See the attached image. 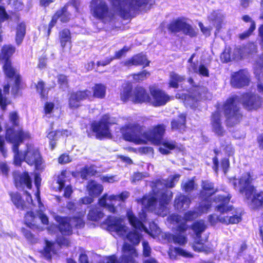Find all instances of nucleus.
<instances>
[{"label":"nucleus","mask_w":263,"mask_h":263,"mask_svg":"<svg viewBox=\"0 0 263 263\" xmlns=\"http://www.w3.org/2000/svg\"><path fill=\"white\" fill-rule=\"evenodd\" d=\"M139 124L126 125L122 126L121 133L123 139L136 144H145L149 142L154 145L160 143L165 132V125L158 124L146 131Z\"/></svg>","instance_id":"nucleus-1"},{"label":"nucleus","mask_w":263,"mask_h":263,"mask_svg":"<svg viewBox=\"0 0 263 263\" xmlns=\"http://www.w3.org/2000/svg\"><path fill=\"white\" fill-rule=\"evenodd\" d=\"M232 198V195L228 192L225 194H219L215 196L213 201L217 205L215 209L221 214L227 213L231 212V215L221 217L219 219L220 222L226 224H234L238 223L242 220V213L238 209H235L229 202Z\"/></svg>","instance_id":"nucleus-2"},{"label":"nucleus","mask_w":263,"mask_h":263,"mask_svg":"<svg viewBox=\"0 0 263 263\" xmlns=\"http://www.w3.org/2000/svg\"><path fill=\"white\" fill-rule=\"evenodd\" d=\"M31 138L30 133L22 128L15 130L10 127L6 129L5 138L7 142L12 144L11 148L14 153L13 163L15 165L21 166L25 161L24 156L23 157L19 151V146L24 141L29 140Z\"/></svg>","instance_id":"nucleus-3"},{"label":"nucleus","mask_w":263,"mask_h":263,"mask_svg":"<svg viewBox=\"0 0 263 263\" xmlns=\"http://www.w3.org/2000/svg\"><path fill=\"white\" fill-rule=\"evenodd\" d=\"M239 97L234 95L229 97L222 105V110L225 117L227 127H233L239 123L243 119V114L238 106Z\"/></svg>","instance_id":"nucleus-4"},{"label":"nucleus","mask_w":263,"mask_h":263,"mask_svg":"<svg viewBox=\"0 0 263 263\" xmlns=\"http://www.w3.org/2000/svg\"><path fill=\"white\" fill-rule=\"evenodd\" d=\"M89 10L95 20L104 24H110L117 19L116 12L111 10L105 0H91Z\"/></svg>","instance_id":"nucleus-5"},{"label":"nucleus","mask_w":263,"mask_h":263,"mask_svg":"<svg viewBox=\"0 0 263 263\" xmlns=\"http://www.w3.org/2000/svg\"><path fill=\"white\" fill-rule=\"evenodd\" d=\"M251 180L250 172H247L239 178V192L245 193L247 199L252 198L251 202L254 208L257 209L263 206V193H255L256 189L251 184Z\"/></svg>","instance_id":"nucleus-6"},{"label":"nucleus","mask_w":263,"mask_h":263,"mask_svg":"<svg viewBox=\"0 0 263 263\" xmlns=\"http://www.w3.org/2000/svg\"><path fill=\"white\" fill-rule=\"evenodd\" d=\"M113 124L109 114H104L98 121H93L90 124V130L95 134L96 139L100 140L111 139L112 135L110 126Z\"/></svg>","instance_id":"nucleus-7"},{"label":"nucleus","mask_w":263,"mask_h":263,"mask_svg":"<svg viewBox=\"0 0 263 263\" xmlns=\"http://www.w3.org/2000/svg\"><path fill=\"white\" fill-rule=\"evenodd\" d=\"M201 186V189L199 194L200 202L198 210L201 213H206L212 206L211 197L218 192V189H215L213 182L208 180H202Z\"/></svg>","instance_id":"nucleus-8"},{"label":"nucleus","mask_w":263,"mask_h":263,"mask_svg":"<svg viewBox=\"0 0 263 263\" xmlns=\"http://www.w3.org/2000/svg\"><path fill=\"white\" fill-rule=\"evenodd\" d=\"M25 161L30 166H34L36 171L42 172L45 170V164L39 148L31 144H26L24 153Z\"/></svg>","instance_id":"nucleus-9"},{"label":"nucleus","mask_w":263,"mask_h":263,"mask_svg":"<svg viewBox=\"0 0 263 263\" xmlns=\"http://www.w3.org/2000/svg\"><path fill=\"white\" fill-rule=\"evenodd\" d=\"M3 70L7 78L10 79H13L14 80L11 87L12 94L15 96L21 95V90L24 88V84L21 76L16 72L15 68L12 66L11 61L7 60L4 61Z\"/></svg>","instance_id":"nucleus-10"},{"label":"nucleus","mask_w":263,"mask_h":263,"mask_svg":"<svg viewBox=\"0 0 263 263\" xmlns=\"http://www.w3.org/2000/svg\"><path fill=\"white\" fill-rule=\"evenodd\" d=\"M69 6V3L64 4L63 6L54 12L48 26H44V31H45V35L47 37H49L50 36L51 30L57 23L58 19L62 23H66L70 20L71 14L68 11Z\"/></svg>","instance_id":"nucleus-11"},{"label":"nucleus","mask_w":263,"mask_h":263,"mask_svg":"<svg viewBox=\"0 0 263 263\" xmlns=\"http://www.w3.org/2000/svg\"><path fill=\"white\" fill-rule=\"evenodd\" d=\"M241 100L243 108L248 111H256L262 107V98L254 92L242 93L241 95Z\"/></svg>","instance_id":"nucleus-12"},{"label":"nucleus","mask_w":263,"mask_h":263,"mask_svg":"<svg viewBox=\"0 0 263 263\" xmlns=\"http://www.w3.org/2000/svg\"><path fill=\"white\" fill-rule=\"evenodd\" d=\"M167 29L172 33L176 34L182 31L185 35L191 37L197 36V32L189 24L187 23L183 18L178 17L167 25Z\"/></svg>","instance_id":"nucleus-13"},{"label":"nucleus","mask_w":263,"mask_h":263,"mask_svg":"<svg viewBox=\"0 0 263 263\" xmlns=\"http://www.w3.org/2000/svg\"><path fill=\"white\" fill-rule=\"evenodd\" d=\"M128 196L129 193L126 191L121 192L118 195H111L109 196L107 193H105L98 199V204L100 206L105 208L109 212L114 214L117 210L112 201L118 200V198L119 200L124 201Z\"/></svg>","instance_id":"nucleus-14"},{"label":"nucleus","mask_w":263,"mask_h":263,"mask_svg":"<svg viewBox=\"0 0 263 263\" xmlns=\"http://www.w3.org/2000/svg\"><path fill=\"white\" fill-rule=\"evenodd\" d=\"M151 94L150 103L154 107H159L165 105L171 99V97L165 91L152 85L149 87Z\"/></svg>","instance_id":"nucleus-15"},{"label":"nucleus","mask_w":263,"mask_h":263,"mask_svg":"<svg viewBox=\"0 0 263 263\" xmlns=\"http://www.w3.org/2000/svg\"><path fill=\"white\" fill-rule=\"evenodd\" d=\"M88 93L84 89L71 92L68 98V107L71 110H76L81 107V101L88 100Z\"/></svg>","instance_id":"nucleus-16"},{"label":"nucleus","mask_w":263,"mask_h":263,"mask_svg":"<svg viewBox=\"0 0 263 263\" xmlns=\"http://www.w3.org/2000/svg\"><path fill=\"white\" fill-rule=\"evenodd\" d=\"M13 176V183L17 189H32V179L28 172L25 171L22 173H14Z\"/></svg>","instance_id":"nucleus-17"},{"label":"nucleus","mask_w":263,"mask_h":263,"mask_svg":"<svg viewBox=\"0 0 263 263\" xmlns=\"http://www.w3.org/2000/svg\"><path fill=\"white\" fill-rule=\"evenodd\" d=\"M105 224L109 231L115 232L120 236H125L127 233V227L122 224L119 218L108 215L105 219Z\"/></svg>","instance_id":"nucleus-18"},{"label":"nucleus","mask_w":263,"mask_h":263,"mask_svg":"<svg viewBox=\"0 0 263 263\" xmlns=\"http://www.w3.org/2000/svg\"><path fill=\"white\" fill-rule=\"evenodd\" d=\"M210 124L212 131L218 136H224L226 130L222 125L221 115L219 111L212 112L210 116Z\"/></svg>","instance_id":"nucleus-19"},{"label":"nucleus","mask_w":263,"mask_h":263,"mask_svg":"<svg viewBox=\"0 0 263 263\" xmlns=\"http://www.w3.org/2000/svg\"><path fill=\"white\" fill-rule=\"evenodd\" d=\"M250 82V79L244 70L240 69L234 72L231 76L230 83L236 88H241L248 86Z\"/></svg>","instance_id":"nucleus-20"},{"label":"nucleus","mask_w":263,"mask_h":263,"mask_svg":"<svg viewBox=\"0 0 263 263\" xmlns=\"http://www.w3.org/2000/svg\"><path fill=\"white\" fill-rule=\"evenodd\" d=\"M55 220L58 223L57 228L63 235L70 236L73 233V226L70 216H57Z\"/></svg>","instance_id":"nucleus-21"},{"label":"nucleus","mask_w":263,"mask_h":263,"mask_svg":"<svg viewBox=\"0 0 263 263\" xmlns=\"http://www.w3.org/2000/svg\"><path fill=\"white\" fill-rule=\"evenodd\" d=\"M151 94L143 86H136L134 89L132 102L135 104L150 103Z\"/></svg>","instance_id":"nucleus-22"},{"label":"nucleus","mask_w":263,"mask_h":263,"mask_svg":"<svg viewBox=\"0 0 263 263\" xmlns=\"http://www.w3.org/2000/svg\"><path fill=\"white\" fill-rule=\"evenodd\" d=\"M149 63L150 61L147 59L146 55L141 52L134 54L125 61L124 65L127 67L142 66L143 68H145L149 66Z\"/></svg>","instance_id":"nucleus-23"},{"label":"nucleus","mask_w":263,"mask_h":263,"mask_svg":"<svg viewBox=\"0 0 263 263\" xmlns=\"http://www.w3.org/2000/svg\"><path fill=\"white\" fill-rule=\"evenodd\" d=\"M205 88L197 85H194L192 86L189 93L183 94L185 101L191 102L194 103L197 102L201 98L202 93L205 92Z\"/></svg>","instance_id":"nucleus-24"},{"label":"nucleus","mask_w":263,"mask_h":263,"mask_svg":"<svg viewBox=\"0 0 263 263\" xmlns=\"http://www.w3.org/2000/svg\"><path fill=\"white\" fill-rule=\"evenodd\" d=\"M123 250L124 252H126L128 254L121 256V263H138L135 259L138 254L133 246L128 243H124L123 246Z\"/></svg>","instance_id":"nucleus-25"},{"label":"nucleus","mask_w":263,"mask_h":263,"mask_svg":"<svg viewBox=\"0 0 263 263\" xmlns=\"http://www.w3.org/2000/svg\"><path fill=\"white\" fill-rule=\"evenodd\" d=\"M89 92V97L88 100L92 101L93 99H104L106 94V87L102 83H96L91 88L92 93L91 91L87 89H85Z\"/></svg>","instance_id":"nucleus-26"},{"label":"nucleus","mask_w":263,"mask_h":263,"mask_svg":"<svg viewBox=\"0 0 263 263\" xmlns=\"http://www.w3.org/2000/svg\"><path fill=\"white\" fill-rule=\"evenodd\" d=\"M186 116L183 114H179L176 119H173L171 122V127L172 130L183 133L186 128Z\"/></svg>","instance_id":"nucleus-27"},{"label":"nucleus","mask_w":263,"mask_h":263,"mask_svg":"<svg viewBox=\"0 0 263 263\" xmlns=\"http://www.w3.org/2000/svg\"><path fill=\"white\" fill-rule=\"evenodd\" d=\"M126 217L128 219L129 224L135 230H142L147 232L146 228L145 227L142 220L139 219L134 214L131 210H128L126 212Z\"/></svg>","instance_id":"nucleus-28"},{"label":"nucleus","mask_w":263,"mask_h":263,"mask_svg":"<svg viewBox=\"0 0 263 263\" xmlns=\"http://www.w3.org/2000/svg\"><path fill=\"white\" fill-rule=\"evenodd\" d=\"M170 198L166 192H162L159 198V206L157 211L158 215L165 216L166 215L167 205L170 201Z\"/></svg>","instance_id":"nucleus-29"},{"label":"nucleus","mask_w":263,"mask_h":263,"mask_svg":"<svg viewBox=\"0 0 263 263\" xmlns=\"http://www.w3.org/2000/svg\"><path fill=\"white\" fill-rule=\"evenodd\" d=\"M86 189L89 195L93 198L100 196L103 191V185L97 183L94 180H90L88 181L86 186Z\"/></svg>","instance_id":"nucleus-30"},{"label":"nucleus","mask_w":263,"mask_h":263,"mask_svg":"<svg viewBox=\"0 0 263 263\" xmlns=\"http://www.w3.org/2000/svg\"><path fill=\"white\" fill-rule=\"evenodd\" d=\"M133 88L132 84L127 82L124 85H122L120 90V100L123 102H128L130 99L132 101V96L133 95Z\"/></svg>","instance_id":"nucleus-31"},{"label":"nucleus","mask_w":263,"mask_h":263,"mask_svg":"<svg viewBox=\"0 0 263 263\" xmlns=\"http://www.w3.org/2000/svg\"><path fill=\"white\" fill-rule=\"evenodd\" d=\"M40 253L47 260L51 261L52 255L57 254L54 242L46 240L45 245Z\"/></svg>","instance_id":"nucleus-32"},{"label":"nucleus","mask_w":263,"mask_h":263,"mask_svg":"<svg viewBox=\"0 0 263 263\" xmlns=\"http://www.w3.org/2000/svg\"><path fill=\"white\" fill-rule=\"evenodd\" d=\"M139 201L146 210L152 212L156 211L157 202L156 197L154 196L148 197L146 196H143L139 200Z\"/></svg>","instance_id":"nucleus-33"},{"label":"nucleus","mask_w":263,"mask_h":263,"mask_svg":"<svg viewBox=\"0 0 263 263\" xmlns=\"http://www.w3.org/2000/svg\"><path fill=\"white\" fill-rule=\"evenodd\" d=\"M191 229L196 235V240L201 239V234L206 230L207 227L202 219L198 220L193 222Z\"/></svg>","instance_id":"nucleus-34"},{"label":"nucleus","mask_w":263,"mask_h":263,"mask_svg":"<svg viewBox=\"0 0 263 263\" xmlns=\"http://www.w3.org/2000/svg\"><path fill=\"white\" fill-rule=\"evenodd\" d=\"M9 195L11 201L17 209L24 210L26 208V202L20 193L17 192H10Z\"/></svg>","instance_id":"nucleus-35"},{"label":"nucleus","mask_w":263,"mask_h":263,"mask_svg":"<svg viewBox=\"0 0 263 263\" xmlns=\"http://www.w3.org/2000/svg\"><path fill=\"white\" fill-rule=\"evenodd\" d=\"M59 40L61 47L64 49L71 44V35L69 29L64 28L59 32Z\"/></svg>","instance_id":"nucleus-36"},{"label":"nucleus","mask_w":263,"mask_h":263,"mask_svg":"<svg viewBox=\"0 0 263 263\" xmlns=\"http://www.w3.org/2000/svg\"><path fill=\"white\" fill-rule=\"evenodd\" d=\"M184 76L172 71L170 73L168 87L177 89L179 86V84L184 82Z\"/></svg>","instance_id":"nucleus-37"},{"label":"nucleus","mask_w":263,"mask_h":263,"mask_svg":"<svg viewBox=\"0 0 263 263\" xmlns=\"http://www.w3.org/2000/svg\"><path fill=\"white\" fill-rule=\"evenodd\" d=\"M163 135H164V134ZM163 136H162L160 143L157 145H162V146L159 148V151L161 154L168 155L171 153V151L176 148L177 146L175 141H163Z\"/></svg>","instance_id":"nucleus-38"},{"label":"nucleus","mask_w":263,"mask_h":263,"mask_svg":"<svg viewBox=\"0 0 263 263\" xmlns=\"http://www.w3.org/2000/svg\"><path fill=\"white\" fill-rule=\"evenodd\" d=\"M167 240L169 242H173L175 244L183 246L187 241V237L186 234L176 232L175 234H170L167 237Z\"/></svg>","instance_id":"nucleus-39"},{"label":"nucleus","mask_w":263,"mask_h":263,"mask_svg":"<svg viewBox=\"0 0 263 263\" xmlns=\"http://www.w3.org/2000/svg\"><path fill=\"white\" fill-rule=\"evenodd\" d=\"M26 32V25L23 22L18 23L16 27L15 42L20 45L23 42Z\"/></svg>","instance_id":"nucleus-40"},{"label":"nucleus","mask_w":263,"mask_h":263,"mask_svg":"<svg viewBox=\"0 0 263 263\" xmlns=\"http://www.w3.org/2000/svg\"><path fill=\"white\" fill-rule=\"evenodd\" d=\"M104 216L102 210L98 206L92 207L87 214L88 219L92 221H99Z\"/></svg>","instance_id":"nucleus-41"},{"label":"nucleus","mask_w":263,"mask_h":263,"mask_svg":"<svg viewBox=\"0 0 263 263\" xmlns=\"http://www.w3.org/2000/svg\"><path fill=\"white\" fill-rule=\"evenodd\" d=\"M35 88L41 99L47 100L49 88H46L45 83L43 80L40 79L35 85Z\"/></svg>","instance_id":"nucleus-42"},{"label":"nucleus","mask_w":263,"mask_h":263,"mask_svg":"<svg viewBox=\"0 0 263 263\" xmlns=\"http://www.w3.org/2000/svg\"><path fill=\"white\" fill-rule=\"evenodd\" d=\"M193 250L197 252H204L206 254L210 253L213 251L211 247L204 245L201 239L196 240L193 246Z\"/></svg>","instance_id":"nucleus-43"},{"label":"nucleus","mask_w":263,"mask_h":263,"mask_svg":"<svg viewBox=\"0 0 263 263\" xmlns=\"http://www.w3.org/2000/svg\"><path fill=\"white\" fill-rule=\"evenodd\" d=\"M97 173L92 166L85 165L82 167L80 171V177L82 179L87 180L88 177L95 176Z\"/></svg>","instance_id":"nucleus-44"},{"label":"nucleus","mask_w":263,"mask_h":263,"mask_svg":"<svg viewBox=\"0 0 263 263\" xmlns=\"http://www.w3.org/2000/svg\"><path fill=\"white\" fill-rule=\"evenodd\" d=\"M151 75L150 72L146 70H142L137 73L131 74L134 83H140L146 80Z\"/></svg>","instance_id":"nucleus-45"},{"label":"nucleus","mask_w":263,"mask_h":263,"mask_svg":"<svg viewBox=\"0 0 263 263\" xmlns=\"http://www.w3.org/2000/svg\"><path fill=\"white\" fill-rule=\"evenodd\" d=\"M15 51V48L14 46L8 45H4L2 50V54L5 61H11L10 58L12 55Z\"/></svg>","instance_id":"nucleus-46"},{"label":"nucleus","mask_w":263,"mask_h":263,"mask_svg":"<svg viewBox=\"0 0 263 263\" xmlns=\"http://www.w3.org/2000/svg\"><path fill=\"white\" fill-rule=\"evenodd\" d=\"M70 217L71 220V224H73L76 229H82L85 226L83 215L70 216Z\"/></svg>","instance_id":"nucleus-47"},{"label":"nucleus","mask_w":263,"mask_h":263,"mask_svg":"<svg viewBox=\"0 0 263 263\" xmlns=\"http://www.w3.org/2000/svg\"><path fill=\"white\" fill-rule=\"evenodd\" d=\"M196 184L194 179H191L182 184L181 187L185 192H190L196 189Z\"/></svg>","instance_id":"nucleus-48"},{"label":"nucleus","mask_w":263,"mask_h":263,"mask_svg":"<svg viewBox=\"0 0 263 263\" xmlns=\"http://www.w3.org/2000/svg\"><path fill=\"white\" fill-rule=\"evenodd\" d=\"M126 236L127 239L134 245H138L140 242L139 234L135 231H129Z\"/></svg>","instance_id":"nucleus-49"},{"label":"nucleus","mask_w":263,"mask_h":263,"mask_svg":"<svg viewBox=\"0 0 263 263\" xmlns=\"http://www.w3.org/2000/svg\"><path fill=\"white\" fill-rule=\"evenodd\" d=\"M256 28V25L255 22H252L248 30L243 32L239 34L238 36L240 40H243L248 37L254 31Z\"/></svg>","instance_id":"nucleus-50"},{"label":"nucleus","mask_w":263,"mask_h":263,"mask_svg":"<svg viewBox=\"0 0 263 263\" xmlns=\"http://www.w3.org/2000/svg\"><path fill=\"white\" fill-rule=\"evenodd\" d=\"M198 215L196 212L194 211H188L184 214L183 221L187 223V221H193L197 217Z\"/></svg>","instance_id":"nucleus-51"},{"label":"nucleus","mask_w":263,"mask_h":263,"mask_svg":"<svg viewBox=\"0 0 263 263\" xmlns=\"http://www.w3.org/2000/svg\"><path fill=\"white\" fill-rule=\"evenodd\" d=\"M189 228L190 227L187 224V223L183 221L176 226V232L179 234H186V232Z\"/></svg>","instance_id":"nucleus-52"},{"label":"nucleus","mask_w":263,"mask_h":263,"mask_svg":"<svg viewBox=\"0 0 263 263\" xmlns=\"http://www.w3.org/2000/svg\"><path fill=\"white\" fill-rule=\"evenodd\" d=\"M214 153L215 154V156L212 158L213 161V165L212 168L215 172V173L217 174L219 171V160L218 158V155L219 154V151L217 149H214L213 150Z\"/></svg>","instance_id":"nucleus-53"},{"label":"nucleus","mask_w":263,"mask_h":263,"mask_svg":"<svg viewBox=\"0 0 263 263\" xmlns=\"http://www.w3.org/2000/svg\"><path fill=\"white\" fill-rule=\"evenodd\" d=\"M255 72L259 74L263 73V54L259 55L256 62Z\"/></svg>","instance_id":"nucleus-54"},{"label":"nucleus","mask_w":263,"mask_h":263,"mask_svg":"<svg viewBox=\"0 0 263 263\" xmlns=\"http://www.w3.org/2000/svg\"><path fill=\"white\" fill-rule=\"evenodd\" d=\"M180 176L179 174H175L172 176L169 180L166 181L165 186L168 188L174 187L176 183L178 181Z\"/></svg>","instance_id":"nucleus-55"},{"label":"nucleus","mask_w":263,"mask_h":263,"mask_svg":"<svg viewBox=\"0 0 263 263\" xmlns=\"http://www.w3.org/2000/svg\"><path fill=\"white\" fill-rule=\"evenodd\" d=\"M72 159L67 153H63L58 158V163L61 164H66L71 162Z\"/></svg>","instance_id":"nucleus-56"},{"label":"nucleus","mask_w":263,"mask_h":263,"mask_svg":"<svg viewBox=\"0 0 263 263\" xmlns=\"http://www.w3.org/2000/svg\"><path fill=\"white\" fill-rule=\"evenodd\" d=\"M9 121L13 126H18V117L16 112L12 111L10 113Z\"/></svg>","instance_id":"nucleus-57"},{"label":"nucleus","mask_w":263,"mask_h":263,"mask_svg":"<svg viewBox=\"0 0 263 263\" xmlns=\"http://www.w3.org/2000/svg\"><path fill=\"white\" fill-rule=\"evenodd\" d=\"M22 232L25 237L30 242L34 243L36 242V238L33 234L31 232L26 229L23 228Z\"/></svg>","instance_id":"nucleus-58"},{"label":"nucleus","mask_w":263,"mask_h":263,"mask_svg":"<svg viewBox=\"0 0 263 263\" xmlns=\"http://www.w3.org/2000/svg\"><path fill=\"white\" fill-rule=\"evenodd\" d=\"M129 48L126 46H124L122 49L117 51L112 58L114 59H120L123 56H124L126 53L128 51Z\"/></svg>","instance_id":"nucleus-59"},{"label":"nucleus","mask_w":263,"mask_h":263,"mask_svg":"<svg viewBox=\"0 0 263 263\" xmlns=\"http://www.w3.org/2000/svg\"><path fill=\"white\" fill-rule=\"evenodd\" d=\"M174 252L176 255L181 256L185 257H191L192 255L189 252L180 247H175Z\"/></svg>","instance_id":"nucleus-60"},{"label":"nucleus","mask_w":263,"mask_h":263,"mask_svg":"<svg viewBox=\"0 0 263 263\" xmlns=\"http://www.w3.org/2000/svg\"><path fill=\"white\" fill-rule=\"evenodd\" d=\"M220 166L224 173H227L230 167V161L229 158H222L220 161Z\"/></svg>","instance_id":"nucleus-61"},{"label":"nucleus","mask_w":263,"mask_h":263,"mask_svg":"<svg viewBox=\"0 0 263 263\" xmlns=\"http://www.w3.org/2000/svg\"><path fill=\"white\" fill-rule=\"evenodd\" d=\"M197 73L202 77H209L210 76L208 67L203 64L199 65Z\"/></svg>","instance_id":"nucleus-62"},{"label":"nucleus","mask_w":263,"mask_h":263,"mask_svg":"<svg viewBox=\"0 0 263 263\" xmlns=\"http://www.w3.org/2000/svg\"><path fill=\"white\" fill-rule=\"evenodd\" d=\"M57 242L60 247H68L70 246V239L64 236L59 237Z\"/></svg>","instance_id":"nucleus-63"},{"label":"nucleus","mask_w":263,"mask_h":263,"mask_svg":"<svg viewBox=\"0 0 263 263\" xmlns=\"http://www.w3.org/2000/svg\"><path fill=\"white\" fill-rule=\"evenodd\" d=\"M58 83L61 86H66L68 84L67 76L63 74H59L57 76Z\"/></svg>","instance_id":"nucleus-64"}]
</instances>
